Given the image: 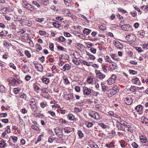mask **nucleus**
Instances as JSON below:
<instances>
[{"mask_svg":"<svg viewBox=\"0 0 148 148\" xmlns=\"http://www.w3.org/2000/svg\"><path fill=\"white\" fill-rule=\"evenodd\" d=\"M132 83H134V84H138V83H140V82L139 81L138 78L137 77H136L134 79H132Z\"/></svg>","mask_w":148,"mask_h":148,"instance_id":"a211bd4d","label":"nucleus"},{"mask_svg":"<svg viewBox=\"0 0 148 148\" xmlns=\"http://www.w3.org/2000/svg\"><path fill=\"white\" fill-rule=\"evenodd\" d=\"M77 134L79 136V138H81L83 137V134L81 131H78Z\"/></svg>","mask_w":148,"mask_h":148,"instance_id":"7c9ffc66","label":"nucleus"},{"mask_svg":"<svg viewBox=\"0 0 148 148\" xmlns=\"http://www.w3.org/2000/svg\"><path fill=\"white\" fill-rule=\"evenodd\" d=\"M114 144L112 142H111L109 144H106V146L107 147H111L113 146Z\"/></svg>","mask_w":148,"mask_h":148,"instance_id":"bf43d9fd","label":"nucleus"},{"mask_svg":"<svg viewBox=\"0 0 148 148\" xmlns=\"http://www.w3.org/2000/svg\"><path fill=\"white\" fill-rule=\"evenodd\" d=\"M40 4L43 6H46L49 3V0H40Z\"/></svg>","mask_w":148,"mask_h":148,"instance_id":"9d476101","label":"nucleus"},{"mask_svg":"<svg viewBox=\"0 0 148 148\" xmlns=\"http://www.w3.org/2000/svg\"><path fill=\"white\" fill-rule=\"evenodd\" d=\"M25 53L26 55L28 58H30L31 56V55L30 52L27 50L25 51Z\"/></svg>","mask_w":148,"mask_h":148,"instance_id":"e433bc0d","label":"nucleus"},{"mask_svg":"<svg viewBox=\"0 0 148 148\" xmlns=\"http://www.w3.org/2000/svg\"><path fill=\"white\" fill-rule=\"evenodd\" d=\"M4 45L7 47L11 46L12 45L11 44L8 43L6 41H5L4 42Z\"/></svg>","mask_w":148,"mask_h":148,"instance_id":"473e14b6","label":"nucleus"},{"mask_svg":"<svg viewBox=\"0 0 148 148\" xmlns=\"http://www.w3.org/2000/svg\"><path fill=\"white\" fill-rule=\"evenodd\" d=\"M94 114H95L94 119L97 120L100 119H101V116L99 114L95 112Z\"/></svg>","mask_w":148,"mask_h":148,"instance_id":"f3484780","label":"nucleus"},{"mask_svg":"<svg viewBox=\"0 0 148 148\" xmlns=\"http://www.w3.org/2000/svg\"><path fill=\"white\" fill-rule=\"evenodd\" d=\"M85 124L88 127H91L93 125V124L92 123L88 121H85Z\"/></svg>","mask_w":148,"mask_h":148,"instance_id":"aec40b11","label":"nucleus"},{"mask_svg":"<svg viewBox=\"0 0 148 148\" xmlns=\"http://www.w3.org/2000/svg\"><path fill=\"white\" fill-rule=\"evenodd\" d=\"M110 56L114 60H118V58H117V56L115 54H111Z\"/></svg>","mask_w":148,"mask_h":148,"instance_id":"393cba45","label":"nucleus"},{"mask_svg":"<svg viewBox=\"0 0 148 148\" xmlns=\"http://www.w3.org/2000/svg\"><path fill=\"white\" fill-rule=\"evenodd\" d=\"M9 66H10V67L13 68L14 69V70L16 69V67L15 66H14V64L13 63H10L9 64Z\"/></svg>","mask_w":148,"mask_h":148,"instance_id":"a18cd8bd","label":"nucleus"},{"mask_svg":"<svg viewBox=\"0 0 148 148\" xmlns=\"http://www.w3.org/2000/svg\"><path fill=\"white\" fill-rule=\"evenodd\" d=\"M32 3L35 5L38 8H39L40 6V4L36 1H33Z\"/></svg>","mask_w":148,"mask_h":148,"instance_id":"58836bf2","label":"nucleus"},{"mask_svg":"<svg viewBox=\"0 0 148 148\" xmlns=\"http://www.w3.org/2000/svg\"><path fill=\"white\" fill-rule=\"evenodd\" d=\"M0 115L1 116V117H6L7 116V113H0Z\"/></svg>","mask_w":148,"mask_h":148,"instance_id":"0e129e2a","label":"nucleus"},{"mask_svg":"<svg viewBox=\"0 0 148 148\" xmlns=\"http://www.w3.org/2000/svg\"><path fill=\"white\" fill-rule=\"evenodd\" d=\"M90 50L92 53L94 54H95L96 53L97 50L96 49H95L93 48H91Z\"/></svg>","mask_w":148,"mask_h":148,"instance_id":"680f3d73","label":"nucleus"},{"mask_svg":"<svg viewBox=\"0 0 148 148\" xmlns=\"http://www.w3.org/2000/svg\"><path fill=\"white\" fill-rule=\"evenodd\" d=\"M55 132L58 137L60 138H62L63 136L62 129L58 127H57L55 129Z\"/></svg>","mask_w":148,"mask_h":148,"instance_id":"7ed1b4c3","label":"nucleus"},{"mask_svg":"<svg viewBox=\"0 0 148 148\" xmlns=\"http://www.w3.org/2000/svg\"><path fill=\"white\" fill-rule=\"evenodd\" d=\"M131 145L134 148H137L138 147V145L135 142L133 143Z\"/></svg>","mask_w":148,"mask_h":148,"instance_id":"3c124183","label":"nucleus"},{"mask_svg":"<svg viewBox=\"0 0 148 148\" xmlns=\"http://www.w3.org/2000/svg\"><path fill=\"white\" fill-rule=\"evenodd\" d=\"M118 11L120 12H122V13H125L126 12V11L123 10V9L120 8H118Z\"/></svg>","mask_w":148,"mask_h":148,"instance_id":"052dcab7","label":"nucleus"},{"mask_svg":"<svg viewBox=\"0 0 148 148\" xmlns=\"http://www.w3.org/2000/svg\"><path fill=\"white\" fill-rule=\"evenodd\" d=\"M99 29L103 31L105 30L106 29V26L104 24H103L99 26Z\"/></svg>","mask_w":148,"mask_h":148,"instance_id":"a878e982","label":"nucleus"},{"mask_svg":"<svg viewBox=\"0 0 148 148\" xmlns=\"http://www.w3.org/2000/svg\"><path fill=\"white\" fill-rule=\"evenodd\" d=\"M21 89L20 88L17 87L16 88H14L13 89V92L14 94H16L18 93L19 92L20 90Z\"/></svg>","mask_w":148,"mask_h":148,"instance_id":"5701e85b","label":"nucleus"},{"mask_svg":"<svg viewBox=\"0 0 148 148\" xmlns=\"http://www.w3.org/2000/svg\"><path fill=\"white\" fill-rule=\"evenodd\" d=\"M22 5L24 8L30 12H32L34 10V7L26 1H23Z\"/></svg>","mask_w":148,"mask_h":148,"instance_id":"f257e3e1","label":"nucleus"},{"mask_svg":"<svg viewBox=\"0 0 148 148\" xmlns=\"http://www.w3.org/2000/svg\"><path fill=\"white\" fill-rule=\"evenodd\" d=\"M95 58V57L92 55H90V56L88 57V60L91 59L92 60H94Z\"/></svg>","mask_w":148,"mask_h":148,"instance_id":"8fccbe9b","label":"nucleus"},{"mask_svg":"<svg viewBox=\"0 0 148 148\" xmlns=\"http://www.w3.org/2000/svg\"><path fill=\"white\" fill-rule=\"evenodd\" d=\"M68 16L70 17L72 19L73 21H75L76 18L75 16L74 15H71V16H69V15H68Z\"/></svg>","mask_w":148,"mask_h":148,"instance_id":"e2e57ef3","label":"nucleus"},{"mask_svg":"<svg viewBox=\"0 0 148 148\" xmlns=\"http://www.w3.org/2000/svg\"><path fill=\"white\" fill-rule=\"evenodd\" d=\"M130 26L129 25H124L122 26V29L125 31H128Z\"/></svg>","mask_w":148,"mask_h":148,"instance_id":"dca6fc26","label":"nucleus"},{"mask_svg":"<svg viewBox=\"0 0 148 148\" xmlns=\"http://www.w3.org/2000/svg\"><path fill=\"white\" fill-rule=\"evenodd\" d=\"M71 68V66L69 65L68 64H66L63 67V69H64V71H65L66 70H68Z\"/></svg>","mask_w":148,"mask_h":148,"instance_id":"ddd939ff","label":"nucleus"},{"mask_svg":"<svg viewBox=\"0 0 148 148\" xmlns=\"http://www.w3.org/2000/svg\"><path fill=\"white\" fill-rule=\"evenodd\" d=\"M102 67L103 71L105 73H106L107 72V66L104 65H102Z\"/></svg>","mask_w":148,"mask_h":148,"instance_id":"f704fd0d","label":"nucleus"},{"mask_svg":"<svg viewBox=\"0 0 148 148\" xmlns=\"http://www.w3.org/2000/svg\"><path fill=\"white\" fill-rule=\"evenodd\" d=\"M48 113L50 114L53 117H55L56 116V114L54 112L51 111L50 110L48 111Z\"/></svg>","mask_w":148,"mask_h":148,"instance_id":"bb28decb","label":"nucleus"},{"mask_svg":"<svg viewBox=\"0 0 148 148\" xmlns=\"http://www.w3.org/2000/svg\"><path fill=\"white\" fill-rule=\"evenodd\" d=\"M142 48L144 49H148V42L147 43H145L143 45Z\"/></svg>","mask_w":148,"mask_h":148,"instance_id":"ea45409f","label":"nucleus"},{"mask_svg":"<svg viewBox=\"0 0 148 148\" xmlns=\"http://www.w3.org/2000/svg\"><path fill=\"white\" fill-rule=\"evenodd\" d=\"M94 113H95V112H93L92 111V112H90L88 113V115L89 116H90V117L94 119L95 117V114Z\"/></svg>","mask_w":148,"mask_h":148,"instance_id":"c756f323","label":"nucleus"},{"mask_svg":"<svg viewBox=\"0 0 148 148\" xmlns=\"http://www.w3.org/2000/svg\"><path fill=\"white\" fill-rule=\"evenodd\" d=\"M106 59L107 62H112V61L110 59V57L108 56H107L106 57Z\"/></svg>","mask_w":148,"mask_h":148,"instance_id":"69168bd1","label":"nucleus"},{"mask_svg":"<svg viewBox=\"0 0 148 148\" xmlns=\"http://www.w3.org/2000/svg\"><path fill=\"white\" fill-rule=\"evenodd\" d=\"M95 73L96 74L97 77L100 79L102 80L105 77V75L99 71L95 70Z\"/></svg>","mask_w":148,"mask_h":148,"instance_id":"20e7f679","label":"nucleus"},{"mask_svg":"<svg viewBox=\"0 0 148 148\" xmlns=\"http://www.w3.org/2000/svg\"><path fill=\"white\" fill-rule=\"evenodd\" d=\"M42 81L43 83L46 84H48L50 82L49 79L43 77L42 79Z\"/></svg>","mask_w":148,"mask_h":148,"instance_id":"6ab92c4d","label":"nucleus"},{"mask_svg":"<svg viewBox=\"0 0 148 148\" xmlns=\"http://www.w3.org/2000/svg\"><path fill=\"white\" fill-rule=\"evenodd\" d=\"M58 39L60 41L62 42L64 41L65 40V38L62 36L59 37Z\"/></svg>","mask_w":148,"mask_h":148,"instance_id":"c9c22d12","label":"nucleus"},{"mask_svg":"<svg viewBox=\"0 0 148 148\" xmlns=\"http://www.w3.org/2000/svg\"><path fill=\"white\" fill-rule=\"evenodd\" d=\"M92 89L86 87L83 88V93L84 95L88 96L91 93Z\"/></svg>","mask_w":148,"mask_h":148,"instance_id":"39448f33","label":"nucleus"},{"mask_svg":"<svg viewBox=\"0 0 148 148\" xmlns=\"http://www.w3.org/2000/svg\"><path fill=\"white\" fill-rule=\"evenodd\" d=\"M74 111L78 113L81 111H82V109H79L75 107L74 108Z\"/></svg>","mask_w":148,"mask_h":148,"instance_id":"09e8293b","label":"nucleus"},{"mask_svg":"<svg viewBox=\"0 0 148 148\" xmlns=\"http://www.w3.org/2000/svg\"><path fill=\"white\" fill-rule=\"evenodd\" d=\"M49 48L50 49V50L52 51H53V49H54V45L52 43H50V45H49Z\"/></svg>","mask_w":148,"mask_h":148,"instance_id":"4d7b16f0","label":"nucleus"},{"mask_svg":"<svg viewBox=\"0 0 148 148\" xmlns=\"http://www.w3.org/2000/svg\"><path fill=\"white\" fill-rule=\"evenodd\" d=\"M71 129L70 127H67L64 128V132L66 133H69L71 132Z\"/></svg>","mask_w":148,"mask_h":148,"instance_id":"4be33fe9","label":"nucleus"},{"mask_svg":"<svg viewBox=\"0 0 148 148\" xmlns=\"http://www.w3.org/2000/svg\"><path fill=\"white\" fill-rule=\"evenodd\" d=\"M32 128L35 130L38 131L39 130V128L37 126L33 125L32 126Z\"/></svg>","mask_w":148,"mask_h":148,"instance_id":"79ce46f5","label":"nucleus"},{"mask_svg":"<svg viewBox=\"0 0 148 148\" xmlns=\"http://www.w3.org/2000/svg\"><path fill=\"white\" fill-rule=\"evenodd\" d=\"M120 143H121V146L123 147H125V141L123 140H121L120 142Z\"/></svg>","mask_w":148,"mask_h":148,"instance_id":"de8ad7c7","label":"nucleus"},{"mask_svg":"<svg viewBox=\"0 0 148 148\" xmlns=\"http://www.w3.org/2000/svg\"><path fill=\"white\" fill-rule=\"evenodd\" d=\"M124 102L127 105H130L129 98H125L124 99Z\"/></svg>","mask_w":148,"mask_h":148,"instance_id":"37998d69","label":"nucleus"},{"mask_svg":"<svg viewBox=\"0 0 148 148\" xmlns=\"http://www.w3.org/2000/svg\"><path fill=\"white\" fill-rule=\"evenodd\" d=\"M137 73V71L132 70H130V74H132L133 75H136Z\"/></svg>","mask_w":148,"mask_h":148,"instance_id":"c03bdc74","label":"nucleus"},{"mask_svg":"<svg viewBox=\"0 0 148 148\" xmlns=\"http://www.w3.org/2000/svg\"><path fill=\"white\" fill-rule=\"evenodd\" d=\"M83 63L84 65H86L87 66H90V63L89 62H88L85 61H83Z\"/></svg>","mask_w":148,"mask_h":148,"instance_id":"13d9d810","label":"nucleus"},{"mask_svg":"<svg viewBox=\"0 0 148 148\" xmlns=\"http://www.w3.org/2000/svg\"><path fill=\"white\" fill-rule=\"evenodd\" d=\"M118 91V87L117 86H116L113 87L112 88L110 89L109 92L110 94L112 95H115Z\"/></svg>","mask_w":148,"mask_h":148,"instance_id":"0eeeda50","label":"nucleus"},{"mask_svg":"<svg viewBox=\"0 0 148 148\" xmlns=\"http://www.w3.org/2000/svg\"><path fill=\"white\" fill-rule=\"evenodd\" d=\"M110 63L109 65L111 69H115L116 68V64L114 62H112Z\"/></svg>","mask_w":148,"mask_h":148,"instance_id":"9b49d317","label":"nucleus"},{"mask_svg":"<svg viewBox=\"0 0 148 148\" xmlns=\"http://www.w3.org/2000/svg\"><path fill=\"white\" fill-rule=\"evenodd\" d=\"M68 117L70 120H73L74 119L75 117L72 114H70L68 115Z\"/></svg>","mask_w":148,"mask_h":148,"instance_id":"cd10ccee","label":"nucleus"},{"mask_svg":"<svg viewBox=\"0 0 148 148\" xmlns=\"http://www.w3.org/2000/svg\"><path fill=\"white\" fill-rule=\"evenodd\" d=\"M115 82L114 80L110 78L107 80L108 84L109 85H111L112 84L114 83Z\"/></svg>","mask_w":148,"mask_h":148,"instance_id":"412c9836","label":"nucleus"},{"mask_svg":"<svg viewBox=\"0 0 148 148\" xmlns=\"http://www.w3.org/2000/svg\"><path fill=\"white\" fill-rule=\"evenodd\" d=\"M140 138L141 142L148 143L147 138L145 136H140Z\"/></svg>","mask_w":148,"mask_h":148,"instance_id":"1a4fd4ad","label":"nucleus"},{"mask_svg":"<svg viewBox=\"0 0 148 148\" xmlns=\"http://www.w3.org/2000/svg\"><path fill=\"white\" fill-rule=\"evenodd\" d=\"M101 86H102V90L104 91H106L107 90V89L106 88L107 87L106 86H105L104 84H101Z\"/></svg>","mask_w":148,"mask_h":148,"instance_id":"6e6d98bb","label":"nucleus"},{"mask_svg":"<svg viewBox=\"0 0 148 148\" xmlns=\"http://www.w3.org/2000/svg\"><path fill=\"white\" fill-rule=\"evenodd\" d=\"M98 125L100 126L104 129L106 128L107 127L103 123H100Z\"/></svg>","mask_w":148,"mask_h":148,"instance_id":"4c0bfd02","label":"nucleus"},{"mask_svg":"<svg viewBox=\"0 0 148 148\" xmlns=\"http://www.w3.org/2000/svg\"><path fill=\"white\" fill-rule=\"evenodd\" d=\"M114 43L115 47L119 49H121L123 47V45L118 41H115Z\"/></svg>","mask_w":148,"mask_h":148,"instance_id":"6e6552de","label":"nucleus"},{"mask_svg":"<svg viewBox=\"0 0 148 148\" xmlns=\"http://www.w3.org/2000/svg\"><path fill=\"white\" fill-rule=\"evenodd\" d=\"M46 33V32L45 31L40 30L39 31V34L41 35H45Z\"/></svg>","mask_w":148,"mask_h":148,"instance_id":"49530a36","label":"nucleus"},{"mask_svg":"<svg viewBox=\"0 0 148 148\" xmlns=\"http://www.w3.org/2000/svg\"><path fill=\"white\" fill-rule=\"evenodd\" d=\"M36 49L37 50H38L39 51L41 50L42 49V48L40 45L39 44H37L36 45Z\"/></svg>","mask_w":148,"mask_h":148,"instance_id":"a19ab883","label":"nucleus"},{"mask_svg":"<svg viewBox=\"0 0 148 148\" xmlns=\"http://www.w3.org/2000/svg\"><path fill=\"white\" fill-rule=\"evenodd\" d=\"M20 97L21 98H22L25 100H27V96L25 94H23V95H21L20 96Z\"/></svg>","mask_w":148,"mask_h":148,"instance_id":"2f4dec72","label":"nucleus"},{"mask_svg":"<svg viewBox=\"0 0 148 148\" xmlns=\"http://www.w3.org/2000/svg\"><path fill=\"white\" fill-rule=\"evenodd\" d=\"M10 130H5L2 133L1 137L2 138H4L5 137V136L7 133H10Z\"/></svg>","mask_w":148,"mask_h":148,"instance_id":"4468645a","label":"nucleus"},{"mask_svg":"<svg viewBox=\"0 0 148 148\" xmlns=\"http://www.w3.org/2000/svg\"><path fill=\"white\" fill-rule=\"evenodd\" d=\"M144 116L147 118V120L148 121V109L146 110L144 113Z\"/></svg>","mask_w":148,"mask_h":148,"instance_id":"603ef678","label":"nucleus"},{"mask_svg":"<svg viewBox=\"0 0 148 148\" xmlns=\"http://www.w3.org/2000/svg\"><path fill=\"white\" fill-rule=\"evenodd\" d=\"M6 35V32H4V31H2L0 33V36H5Z\"/></svg>","mask_w":148,"mask_h":148,"instance_id":"864d4df0","label":"nucleus"},{"mask_svg":"<svg viewBox=\"0 0 148 148\" xmlns=\"http://www.w3.org/2000/svg\"><path fill=\"white\" fill-rule=\"evenodd\" d=\"M136 111L138 112L140 114H142L143 112V106L142 105H139L137 106L135 108Z\"/></svg>","mask_w":148,"mask_h":148,"instance_id":"423d86ee","label":"nucleus"},{"mask_svg":"<svg viewBox=\"0 0 148 148\" xmlns=\"http://www.w3.org/2000/svg\"><path fill=\"white\" fill-rule=\"evenodd\" d=\"M87 81L88 83L90 84L92 82L93 78L91 76H89L87 79Z\"/></svg>","mask_w":148,"mask_h":148,"instance_id":"c85d7f7f","label":"nucleus"},{"mask_svg":"<svg viewBox=\"0 0 148 148\" xmlns=\"http://www.w3.org/2000/svg\"><path fill=\"white\" fill-rule=\"evenodd\" d=\"M10 137L12 139L14 142L16 143L17 142L18 139V138L17 137L14 136H11Z\"/></svg>","mask_w":148,"mask_h":148,"instance_id":"72a5a7b5","label":"nucleus"},{"mask_svg":"<svg viewBox=\"0 0 148 148\" xmlns=\"http://www.w3.org/2000/svg\"><path fill=\"white\" fill-rule=\"evenodd\" d=\"M91 30L87 28H85L83 31V33L84 34L87 35L89 34L91 32Z\"/></svg>","mask_w":148,"mask_h":148,"instance_id":"2eb2a0df","label":"nucleus"},{"mask_svg":"<svg viewBox=\"0 0 148 148\" xmlns=\"http://www.w3.org/2000/svg\"><path fill=\"white\" fill-rule=\"evenodd\" d=\"M44 21L43 18H37L36 19V21L38 22L41 23Z\"/></svg>","mask_w":148,"mask_h":148,"instance_id":"338daca9","label":"nucleus"},{"mask_svg":"<svg viewBox=\"0 0 148 148\" xmlns=\"http://www.w3.org/2000/svg\"><path fill=\"white\" fill-rule=\"evenodd\" d=\"M75 89V91L77 92H79L80 91V88L78 86H76Z\"/></svg>","mask_w":148,"mask_h":148,"instance_id":"774afa93","label":"nucleus"},{"mask_svg":"<svg viewBox=\"0 0 148 148\" xmlns=\"http://www.w3.org/2000/svg\"><path fill=\"white\" fill-rule=\"evenodd\" d=\"M47 104L46 102H43L40 103V106L42 108H44L47 106Z\"/></svg>","mask_w":148,"mask_h":148,"instance_id":"b1692460","label":"nucleus"},{"mask_svg":"<svg viewBox=\"0 0 148 148\" xmlns=\"http://www.w3.org/2000/svg\"><path fill=\"white\" fill-rule=\"evenodd\" d=\"M1 140L0 141V147H4L6 146V144L4 140L1 139Z\"/></svg>","mask_w":148,"mask_h":148,"instance_id":"f8f14e48","label":"nucleus"},{"mask_svg":"<svg viewBox=\"0 0 148 148\" xmlns=\"http://www.w3.org/2000/svg\"><path fill=\"white\" fill-rule=\"evenodd\" d=\"M136 48L139 53H141L143 51V50L140 47H136Z\"/></svg>","mask_w":148,"mask_h":148,"instance_id":"5fc2aeb1","label":"nucleus"},{"mask_svg":"<svg viewBox=\"0 0 148 148\" xmlns=\"http://www.w3.org/2000/svg\"><path fill=\"white\" fill-rule=\"evenodd\" d=\"M8 81L9 83L14 86H18L21 83V81L20 80H16L12 78H10L8 79Z\"/></svg>","mask_w":148,"mask_h":148,"instance_id":"f03ea898","label":"nucleus"}]
</instances>
